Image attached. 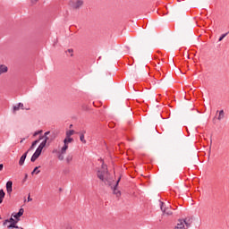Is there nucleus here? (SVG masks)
I'll return each instance as SVG.
<instances>
[{"label": "nucleus", "mask_w": 229, "mask_h": 229, "mask_svg": "<svg viewBox=\"0 0 229 229\" xmlns=\"http://www.w3.org/2000/svg\"><path fill=\"white\" fill-rule=\"evenodd\" d=\"M28 157V151H26L19 160V165H24V162H26V158Z\"/></svg>", "instance_id": "obj_9"}, {"label": "nucleus", "mask_w": 229, "mask_h": 229, "mask_svg": "<svg viewBox=\"0 0 229 229\" xmlns=\"http://www.w3.org/2000/svg\"><path fill=\"white\" fill-rule=\"evenodd\" d=\"M72 135H74V130H70L66 131V137L71 138Z\"/></svg>", "instance_id": "obj_24"}, {"label": "nucleus", "mask_w": 229, "mask_h": 229, "mask_svg": "<svg viewBox=\"0 0 229 229\" xmlns=\"http://www.w3.org/2000/svg\"><path fill=\"white\" fill-rule=\"evenodd\" d=\"M67 53H71V56H72L73 50L72 49H68Z\"/></svg>", "instance_id": "obj_30"}, {"label": "nucleus", "mask_w": 229, "mask_h": 229, "mask_svg": "<svg viewBox=\"0 0 229 229\" xmlns=\"http://www.w3.org/2000/svg\"><path fill=\"white\" fill-rule=\"evenodd\" d=\"M4 196H6V193L4 192V190H0V205L3 203V200L4 199Z\"/></svg>", "instance_id": "obj_17"}, {"label": "nucleus", "mask_w": 229, "mask_h": 229, "mask_svg": "<svg viewBox=\"0 0 229 229\" xmlns=\"http://www.w3.org/2000/svg\"><path fill=\"white\" fill-rule=\"evenodd\" d=\"M49 133H51V131H46V132L44 133V136H45V137H46V136L47 137V135H49Z\"/></svg>", "instance_id": "obj_31"}, {"label": "nucleus", "mask_w": 229, "mask_h": 229, "mask_svg": "<svg viewBox=\"0 0 229 229\" xmlns=\"http://www.w3.org/2000/svg\"><path fill=\"white\" fill-rule=\"evenodd\" d=\"M0 219H1V216H0Z\"/></svg>", "instance_id": "obj_36"}, {"label": "nucleus", "mask_w": 229, "mask_h": 229, "mask_svg": "<svg viewBox=\"0 0 229 229\" xmlns=\"http://www.w3.org/2000/svg\"><path fill=\"white\" fill-rule=\"evenodd\" d=\"M26 180H28V174H25V177L23 179V182H26Z\"/></svg>", "instance_id": "obj_32"}, {"label": "nucleus", "mask_w": 229, "mask_h": 229, "mask_svg": "<svg viewBox=\"0 0 229 229\" xmlns=\"http://www.w3.org/2000/svg\"><path fill=\"white\" fill-rule=\"evenodd\" d=\"M69 5L73 8V10H79V8L83 6V0L70 1Z\"/></svg>", "instance_id": "obj_2"}, {"label": "nucleus", "mask_w": 229, "mask_h": 229, "mask_svg": "<svg viewBox=\"0 0 229 229\" xmlns=\"http://www.w3.org/2000/svg\"><path fill=\"white\" fill-rule=\"evenodd\" d=\"M80 140L82 141L83 144H87V140H85V134L81 133Z\"/></svg>", "instance_id": "obj_23"}, {"label": "nucleus", "mask_w": 229, "mask_h": 229, "mask_svg": "<svg viewBox=\"0 0 229 229\" xmlns=\"http://www.w3.org/2000/svg\"><path fill=\"white\" fill-rule=\"evenodd\" d=\"M40 155H42V150H40V148H37L34 154L32 155L30 161L36 162L38 157H40Z\"/></svg>", "instance_id": "obj_5"}, {"label": "nucleus", "mask_w": 229, "mask_h": 229, "mask_svg": "<svg viewBox=\"0 0 229 229\" xmlns=\"http://www.w3.org/2000/svg\"><path fill=\"white\" fill-rule=\"evenodd\" d=\"M67 149H69V145L67 143H64L60 151L62 154H65L67 153Z\"/></svg>", "instance_id": "obj_18"}, {"label": "nucleus", "mask_w": 229, "mask_h": 229, "mask_svg": "<svg viewBox=\"0 0 229 229\" xmlns=\"http://www.w3.org/2000/svg\"><path fill=\"white\" fill-rule=\"evenodd\" d=\"M106 174H108V167L106 166V165L102 164V170H98L97 172V176L98 178H99V180H101V182H104L106 185L108 184V180L105 178Z\"/></svg>", "instance_id": "obj_1"}, {"label": "nucleus", "mask_w": 229, "mask_h": 229, "mask_svg": "<svg viewBox=\"0 0 229 229\" xmlns=\"http://www.w3.org/2000/svg\"><path fill=\"white\" fill-rule=\"evenodd\" d=\"M40 142V140H36L32 142L30 148L27 150L28 153H30V151H31V149H34V148Z\"/></svg>", "instance_id": "obj_15"}, {"label": "nucleus", "mask_w": 229, "mask_h": 229, "mask_svg": "<svg viewBox=\"0 0 229 229\" xmlns=\"http://www.w3.org/2000/svg\"><path fill=\"white\" fill-rule=\"evenodd\" d=\"M30 110V108H25L24 104L19 103L18 105L13 106V112H17L18 110Z\"/></svg>", "instance_id": "obj_8"}, {"label": "nucleus", "mask_w": 229, "mask_h": 229, "mask_svg": "<svg viewBox=\"0 0 229 229\" xmlns=\"http://www.w3.org/2000/svg\"><path fill=\"white\" fill-rule=\"evenodd\" d=\"M216 114H218V121H223V119L225 118V110H220V111H216Z\"/></svg>", "instance_id": "obj_12"}, {"label": "nucleus", "mask_w": 229, "mask_h": 229, "mask_svg": "<svg viewBox=\"0 0 229 229\" xmlns=\"http://www.w3.org/2000/svg\"><path fill=\"white\" fill-rule=\"evenodd\" d=\"M183 221V225H186V228H190L191 225H192V219L189 218V219H182Z\"/></svg>", "instance_id": "obj_13"}, {"label": "nucleus", "mask_w": 229, "mask_h": 229, "mask_svg": "<svg viewBox=\"0 0 229 229\" xmlns=\"http://www.w3.org/2000/svg\"><path fill=\"white\" fill-rule=\"evenodd\" d=\"M38 169H40V166H36L34 168V170L31 172V174L33 175V174H35V173H36V174H38L40 173V170H38Z\"/></svg>", "instance_id": "obj_22"}, {"label": "nucleus", "mask_w": 229, "mask_h": 229, "mask_svg": "<svg viewBox=\"0 0 229 229\" xmlns=\"http://www.w3.org/2000/svg\"><path fill=\"white\" fill-rule=\"evenodd\" d=\"M64 228L65 229H72V226H71V225H69V224H66Z\"/></svg>", "instance_id": "obj_28"}, {"label": "nucleus", "mask_w": 229, "mask_h": 229, "mask_svg": "<svg viewBox=\"0 0 229 229\" xmlns=\"http://www.w3.org/2000/svg\"><path fill=\"white\" fill-rule=\"evenodd\" d=\"M229 32H226L225 34H222L221 37L218 39V42H221L223 40V38H225V37H226V35H228Z\"/></svg>", "instance_id": "obj_26"}, {"label": "nucleus", "mask_w": 229, "mask_h": 229, "mask_svg": "<svg viewBox=\"0 0 229 229\" xmlns=\"http://www.w3.org/2000/svg\"><path fill=\"white\" fill-rule=\"evenodd\" d=\"M4 72H8V66L4 64L0 65V74H4Z\"/></svg>", "instance_id": "obj_14"}, {"label": "nucleus", "mask_w": 229, "mask_h": 229, "mask_svg": "<svg viewBox=\"0 0 229 229\" xmlns=\"http://www.w3.org/2000/svg\"><path fill=\"white\" fill-rule=\"evenodd\" d=\"M3 167H4V165L3 164H0V171H3Z\"/></svg>", "instance_id": "obj_33"}, {"label": "nucleus", "mask_w": 229, "mask_h": 229, "mask_svg": "<svg viewBox=\"0 0 229 229\" xmlns=\"http://www.w3.org/2000/svg\"><path fill=\"white\" fill-rule=\"evenodd\" d=\"M46 144H47V141L43 140V141L39 144V146L38 147V148L42 151V149H44Z\"/></svg>", "instance_id": "obj_19"}, {"label": "nucleus", "mask_w": 229, "mask_h": 229, "mask_svg": "<svg viewBox=\"0 0 229 229\" xmlns=\"http://www.w3.org/2000/svg\"><path fill=\"white\" fill-rule=\"evenodd\" d=\"M72 140H74V139L70 138V137H66V138L64 140V144H69V143L72 142Z\"/></svg>", "instance_id": "obj_20"}, {"label": "nucleus", "mask_w": 229, "mask_h": 229, "mask_svg": "<svg viewBox=\"0 0 229 229\" xmlns=\"http://www.w3.org/2000/svg\"><path fill=\"white\" fill-rule=\"evenodd\" d=\"M7 223H11L9 225H8V228H19V226H17V223L18 221L13 219V217H11L10 219H6L4 222V226L6 225Z\"/></svg>", "instance_id": "obj_4"}, {"label": "nucleus", "mask_w": 229, "mask_h": 229, "mask_svg": "<svg viewBox=\"0 0 229 229\" xmlns=\"http://www.w3.org/2000/svg\"><path fill=\"white\" fill-rule=\"evenodd\" d=\"M27 201H33V199H31V196L29 194V196H28V199H27Z\"/></svg>", "instance_id": "obj_29"}, {"label": "nucleus", "mask_w": 229, "mask_h": 229, "mask_svg": "<svg viewBox=\"0 0 229 229\" xmlns=\"http://www.w3.org/2000/svg\"><path fill=\"white\" fill-rule=\"evenodd\" d=\"M119 182H121V177H119L118 180L116 181V183L114 186V190H113V193L115 194V196H117V198H119V196H121V191L117 190V187L119 186Z\"/></svg>", "instance_id": "obj_6"}, {"label": "nucleus", "mask_w": 229, "mask_h": 229, "mask_svg": "<svg viewBox=\"0 0 229 229\" xmlns=\"http://www.w3.org/2000/svg\"><path fill=\"white\" fill-rule=\"evenodd\" d=\"M72 154H69L67 157H66V163L67 164H71L72 162Z\"/></svg>", "instance_id": "obj_21"}, {"label": "nucleus", "mask_w": 229, "mask_h": 229, "mask_svg": "<svg viewBox=\"0 0 229 229\" xmlns=\"http://www.w3.org/2000/svg\"><path fill=\"white\" fill-rule=\"evenodd\" d=\"M42 133V131H38L34 132V137H37V135H40Z\"/></svg>", "instance_id": "obj_27"}, {"label": "nucleus", "mask_w": 229, "mask_h": 229, "mask_svg": "<svg viewBox=\"0 0 229 229\" xmlns=\"http://www.w3.org/2000/svg\"><path fill=\"white\" fill-rule=\"evenodd\" d=\"M24 140H25V139L21 140L20 142L22 143V142H24Z\"/></svg>", "instance_id": "obj_35"}, {"label": "nucleus", "mask_w": 229, "mask_h": 229, "mask_svg": "<svg viewBox=\"0 0 229 229\" xmlns=\"http://www.w3.org/2000/svg\"><path fill=\"white\" fill-rule=\"evenodd\" d=\"M24 214V208H20L19 212L13 215V217L16 218L17 221H19V217H21Z\"/></svg>", "instance_id": "obj_10"}, {"label": "nucleus", "mask_w": 229, "mask_h": 229, "mask_svg": "<svg viewBox=\"0 0 229 229\" xmlns=\"http://www.w3.org/2000/svg\"><path fill=\"white\" fill-rule=\"evenodd\" d=\"M13 182L12 181H8V182H6V191H7V194H8L9 196H12V192H13Z\"/></svg>", "instance_id": "obj_7"}, {"label": "nucleus", "mask_w": 229, "mask_h": 229, "mask_svg": "<svg viewBox=\"0 0 229 229\" xmlns=\"http://www.w3.org/2000/svg\"><path fill=\"white\" fill-rule=\"evenodd\" d=\"M46 140V142H47V140H49V137H47V136H40L38 140Z\"/></svg>", "instance_id": "obj_25"}, {"label": "nucleus", "mask_w": 229, "mask_h": 229, "mask_svg": "<svg viewBox=\"0 0 229 229\" xmlns=\"http://www.w3.org/2000/svg\"><path fill=\"white\" fill-rule=\"evenodd\" d=\"M38 0H31V3H33V4H35V3H38Z\"/></svg>", "instance_id": "obj_34"}, {"label": "nucleus", "mask_w": 229, "mask_h": 229, "mask_svg": "<svg viewBox=\"0 0 229 229\" xmlns=\"http://www.w3.org/2000/svg\"><path fill=\"white\" fill-rule=\"evenodd\" d=\"M174 229H185V225L183 224V220L182 219H180L178 221V224H177V225L175 226Z\"/></svg>", "instance_id": "obj_11"}, {"label": "nucleus", "mask_w": 229, "mask_h": 229, "mask_svg": "<svg viewBox=\"0 0 229 229\" xmlns=\"http://www.w3.org/2000/svg\"><path fill=\"white\" fill-rule=\"evenodd\" d=\"M159 203L163 214H166V216H173V211H171V208L165 207V204L161 200H159Z\"/></svg>", "instance_id": "obj_3"}, {"label": "nucleus", "mask_w": 229, "mask_h": 229, "mask_svg": "<svg viewBox=\"0 0 229 229\" xmlns=\"http://www.w3.org/2000/svg\"><path fill=\"white\" fill-rule=\"evenodd\" d=\"M53 153H58V156H57V158H58V160H64V155H65V154H62V151L60 150V151H58V150H56V149H55V150H53Z\"/></svg>", "instance_id": "obj_16"}]
</instances>
